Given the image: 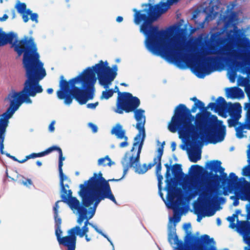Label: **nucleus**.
Listing matches in <instances>:
<instances>
[{"label": "nucleus", "instance_id": "obj_1", "mask_svg": "<svg viewBox=\"0 0 250 250\" xmlns=\"http://www.w3.org/2000/svg\"><path fill=\"white\" fill-rule=\"evenodd\" d=\"M9 42L12 44L19 55L23 53V63L27 80L22 91H12L3 102L5 106L9 105L10 106L5 113L0 115V151L1 154H4L3 142L9 119L22 103H32L28 95L34 97L37 93L42 91L39 82L46 75L43 63L39 60L40 55L32 38L25 37L19 41L16 35L13 33L7 34L0 29V46Z\"/></svg>", "mask_w": 250, "mask_h": 250}, {"label": "nucleus", "instance_id": "obj_2", "mask_svg": "<svg viewBox=\"0 0 250 250\" xmlns=\"http://www.w3.org/2000/svg\"><path fill=\"white\" fill-rule=\"evenodd\" d=\"M186 106L179 105L175 110V114L168 125L169 130L175 132L178 130L179 137L187 139L191 137L199 141H208L216 144L224 139L226 134L225 126L217 120V117L211 115L208 112L197 114L195 117V126L191 124L192 117L186 116Z\"/></svg>", "mask_w": 250, "mask_h": 250}, {"label": "nucleus", "instance_id": "obj_3", "mask_svg": "<svg viewBox=\"0 0 250 250\" xmlns=\"http://www.w3.org/2000/svg\"><path fill=\"white\" fill-rule=\"evenodd\" d=\"M117 71L116 65L111 68L106 61H101L95 66L84 69L77 77L69 82L61 81L60 90L57 92V96L60 99H64L66 104L72 103L71 95L80 104H84L88 99L93 97V95L88 97L87 94L94 92V86L97 82L96 75L100 84L106 88L116 77Z\"/></svg>", "mask_w": 250, "mask_h": 250}, {"label": "nucleus", "instance_id": "obj_4", "mask_svg": "<svg viewBox=\"0 0 250 250\" xmlns=\"http://www.w3.org/2000/svg\"><path fill=\"white\" fill-rule=\"evenodd\" d=\"M114 180L106 181L100 172L98 174L94 173L93 176L88 181L81 184L79 194L82 199L84 208H80L79 201L76 198L71 196L70 190H68L67 193H61L63 201L68 204L74 213L79 214L77 219L78 224L82 225L84 216L88 219L94 216L97 207L102 200L108 198L117 204L108 183V181Z\"/></svg>", "mask_w": 250, "mask_h": 250}, {"label": "nucleus", "instance_id": "obj_5", "mask_svg": "<svg viewBox=\"0 0 250 250\" xmlns=\"http://www.w3.org/2000/svg\"><path fill=\"white\" fill-rule=\"evenodd\" d=\"M145 11L136 12L134 15V22L136 24L144 21L141 27V32L146 36V46L152 53L167 58L173 56L181 49L183 39L174 35L172 29L159 30L152 25L146 18Z\"/></svg>", "mask_w": 250, "mask_h": 250}, {"label": "nucleus", "instance_id": "obj_6", "mask_svg": "<svg viewBox=\"0 0 250 250\" xmlns=\"http://www.w3.org/2000/svg\"><path fill=\"white\" fill-rule=\"evenodd\" d=\"M61 204V201L57 202L54 208L56 226V235L60 244H62L66 246L68 248V250H75L76 241L75 234L80 237L84 236L87 242H89L91 240V236H88L87 234V232L89 231L88 226L90 225V223L88 222L89 219L86 218V216H84L81 225L79 224L78 226H76L69 229L68 231L69 235L61 238V236L62 231L60 228V225L61 224V219L58 217V209L60 207Z\"/></svg>", "mask_w": 250, "mask_h": 250}, {"label": "nucleus", "instance_id": "obj_7", "mask_svg": "<svg viewBox=\"0 0 250 250\" xmlns=\"http://www.w3.org/2000/svg\"><path fill=\"white\" fill-rule=\"evenodd\" d=\"M183 229L186 233L184 241L187 245L194 246L195 250H216L214 240L208 235H204L197 240V236L191 234L190 224H185Z\"/></svg>", "mask_w": 250, "mask_h": 250}, {"label": "nucleus", "instance_id": "obj_8", "mask_svg": "<svg viewBox=\"0 0 250 250\" xmlns=\"http://www.w3.org/2000/svg\"><path fill=\"white\" fill-rule=\"evenodd\" d=\"M145 135L143 132L138 134L134 139L133 147L130 151L125 154L122 163L126 172L129 167L136 165L139 162L140 154L143 145Z\"/></svg>", "mask_w": 250, "mask_h": 250}, {"label": "nucleus", "instance_id": "obj_9", "mask_svg": "<svg viewBox=\"0 0 250 250\" xmlns=\"http://www.w3.org/2000/svg\"><path fill=\"white\" fill-rule=\"evenodd\" d=\"M140 104L139 99L133 97L130 93L119 92L116 104L117 107L114 111L119 114L123 113L124 111L126 112H132L139 106Z\"/></svg>", "mask_w": 250, "mask_h": 250}, {"label": "nucleus", "instance_id": "obj_10", "mask_svg": "<svg viewBox=\"0 0 250 250\" xmlns=\"http://www.w3.org/2000/svg\"><path fill=\"white\" fill-rule=\"evenodd\" d=\"M183 188L194 195L199 193L200 199L204 197L207 200L211 193L208 186L203 180L194 177H191L189 180L186 181Z\"/></svg>", "mask_w": 250, "mask_h": 250}, {"label": "nucleus", "instance_id": "obj_11", "mask_svg": "<svg viewBox=\"0 0 250 250\" xmlns=\"http://www.w3.org/2000/svg\"><path fill=\"white\" fill-rule=\"evenodd\" d=\"M15 8L18 12L22 16L24 22H26L29 20L28 16H30V19L36 22H38V15L35 13H32L30 9L26 8V5L24 3H21L18 0L15 5Z\"/></svg>", "mask_w": 250, "mask_h": 250}, {"label": "nucleus", "instance_id": "obj_12", "mask_svg": "<svg viewBox=\"0 0 250 250\" xmlns=\"http://www.w3.org/2000/svg\"><path fill=\"white\" fill-rule=\"evenodd\" d=\"M172 219H169V223L168 224V241L171 246L176 249L184 250L182 244L179 240L176 234V229L174 225L172 223Z\"/></svg>", "mask_w": 250, "mask_h": 250}, {"label": "nucleus", "instance_id": "obj_13", "mask_svg": "<svg viewBox=\"0 0 250 250\" xmlns=\"http://www.w3.org/2000/svg\"><path fill=\"white\" fill-rule=\"evenodd\" d=\"M238 232L242 236L244 243L248 245V246L244 247L243 250H250V222L242 223L240 228L238 229Z\"/></svg>", "mask_w": 250, "mask_h": 250}, {"label": "nucleus", "instance_id": "obj_14", "mask_svg": "<svg viewBox=\"0 0 250 250\" xmlns=\"http://www.w3.org/2000/svg\"><path fill=\"white\" fill-rule=\"evenodd\" d=\"M144 113L145 111L142 109H137L134 111L135 118L138 122V124L136 125V128L139 130L138 134L143 132L145 136L144 125L146 122V117Z\"/></svg>", "mask_w": 250, "mask_h": 250}, {"label": "nucleus", "instance_id": "obj_15", "mask_svg": "<svg viewBox=\"0 0 250 250\" xmlns=\"http://www.w3.org/2000/svg\"><path fill=\"white\" fill-rule=\"evenodd\" d=\"M178 0H167V3H164L163 4H159L155 6L154 8L152 7L150 9V12L147 13V14L148 15H150L151 13L155 14L156 13V11H157L158 12H160V14H162L167 10L171 5Z\"/></svg>", "mask_w": 250, "mask_h": 250}, {"label": "nucleus", "instance_id": "obj_16", "mask_svg": "<svg viewBox=\"0 0 250 250\" xmlns=\"http://www.w3.org/2000/svg\"><path fill=\"white\" fill-rule=\"evenodd\" d=\"M240 211L239 210H237L235 211V214H233V216L227 218V220L230 222L229 227L232 229H236L238 233L239 228H240V226H241L242 223L245 222H239L238 221V215L240 214ZM245 222L248 221H246Z\"/></svg>", "mask_w": 250, "mask_h": 250}, {"label": "nucleus", "instance_id": "obj_17", "mask_svg": "<svg viewBox=\"0 0 250 250\" xmlns=\"http://www.w3.org/2000/svg\"><path fill=\"white\" fill-rule=\"evenodd\" d=\"M192 68L195 75L200 78H203L209 74L204 64H197V65L193 66Z\"/></svg>", "mask_w": 250, "mask_h": 250}, {"label": "nucleus", "instance_id": "obj_18", "mask_svg": "<svg viewBox=\"0 0 250 250\" xmlns=\"http://www.w3.org/2000/svg\"><path fill=\"white\" fill-rule=\"evenodd\" d=\"M179 197L177 195L171 194L169 190L167 192V196L165 204L167 208L174 209L175 207L178 204Z\"/></svg>", "mask_w": 250, "mask_h": 250}, {"label": "nucleus", "instance_id": "obj_19", "mask_svg": "<svg viewBox=\"0 0 250 250\" xmlns=\"http://www.w3.org/2000/svg\"><path fill=\"white\" fill-rule=\"evenodd\" d=\"M165 142L161 143L159 141H157L158 148L157 150V155L154 158V164L151 166L158 165L161 164V160L162 156L163 154L164 145Z\"/></svg>", "mask_w": 250, "mask_h": 250}, {"label": "nucleus", "instance_id": "obj_20", "mask_svg": "<svg viewBox=\"0 0 250 250\" xmlns=\"http://www.w3.org/2000/svg\"><path fill=\"white\" fill-rule=\"evenodd\" d=\"M111 133L115 134L119 139H127V137L125 135V131L123 129L122 126L119 124L116 125L113 127Z\"/></svg>", "mask_w": 250, "mask_h": 250}, {"label": "nucleus", "instance_id": "obj_21", "mask_svg": "<svg viewBox=\"0 0 250 250\" xmlns=\"http://www.w3.org/2000/svg\"><path fill=\"white\" fill-rule=\"evenodd\" d=\"M60 173V181H61V186L62 188V193H67V192L68 191V190L66 189L65 188V187L66 188H68V186L67 185L64 186L63 184L64 181H68L70 182L69 179L68 178V177L64 175L62 172H62H61V171H59Z\"/></svg>", "mask_w": 250, "mask_h": 250}, {"label": "nucleus", "instance_id": "obj_22", "mask_svg": "<svg viewBox=\"0 0 250 250\" xmlns=\"http://www.w3.org/2000/svg\"><path fill=\"white\" fill-rule=\"evenodd\" d=\"M133 167L136 172L139 174H143L146 172L151 167V166L147 167L146 164L140 165L137 163L136 165H134Z\"/></svg>", "mask_w": 250, "mask_h": 250}, {"label": "nucleus", "instance_id": "obj_23", "mask_svg": "<svg viewBox=\"0 0 250 250\" xmlns=\"http://www.w3.org/2000/svg\"><path fill=\"white\" fill-rule=\"evenodd\" d=\"M240 198L242 200L248 201L250 203L246 206L247 212V218L250 220V193H247L240 196Z\"/></svg>", "mask_w": 250, "mask_h": 250}, {"label": "nucleus", "instance_id": "obj_24", "mask_svg": "<svg viewBox=\"0 0 250 250\" xmlns=\"http://www.w3.org/2000/svg\"><path fill=\"white\" fill-rule=\"evenodd\" d=\"M190 170L193 177H197L203 172V168L198 166H192L190 167Z\"/></svg>", "mask_w": 250, "mask_h": 250}, {"label": "nucleus", "instance_id": "obj_25", "mask_svg": "<svg viewBox=\"0 0 250 250\" xmlns=\"http://www.w3.org/2000/svg\"><path fill=\"white\" fill-rule=\"evenodd\" d=\"M215 213V211L213 209L209 208L208 210H206L203 212L202 216L199 215L197 218V221L200 222L203 217L211 216L213 215Z\"/></svg>", "mask_w": 250, "mask_h": 250}, {"label": "nucleus", "instance_id": "obj_26", "mask_svg": "<svg viewBox=\"0 0 250 250\" xmlns=\"http://www.w3.org/2000/svg\"><path fill=\"white\" fill-rule=\"evenodd\" d=\"M114 163L111 161L108 156H106L103 158H101L98 160V164L100 166H111Z\"/></svg>", "mask_w": 250, "mask_h": 250}, {"label": "nucleus", "instance_id": "obj_27", "mask_svg": "<svg viewBox=\"0 0 250 250\" xmlns=\"http://www.w3.org/2000/svg\"><path fill=\"white\" fill-rule=\"evenodd\" d=\"M60 150H62L60 147L57 146H53L49 148H48L46 150L42 152V154H39V156H44L45 155H47L52 151L54 150H57L58 151L59 153L60 152Z\"/></svg>", "mask_w": 250, "mask_h": 250}, {"label": "nucleus", "instance_id": "obj_28", "mask_svg": "<svg viewBox=\"0 0 250 250\" xmlns=\"http://www.w3.org/2000/svg\"><path fill=\"white\" fill-rule=\"evenodd\" d=\"M189 158L191 161L195 163L200 159L201 155L200 153H190L189 154Z\"/></svg>", "mask_w": 250, "mask_h": 250}, {"label": "nucleus", "instance_id": "obj_29", "mask_svg": "<svg viewBox=\"0 0 250 250\" xmlns=\"http://www.w3.org/2000/svg\"><path fill=\"white\" fill-rule=\"evenodd\" d=\"M113 91L111 89L105 90L103 92L102 95L101 97V99H108L112 96L113 94Z\"/></svg>", "mask_w": 250, "mask_h": 250}, {"label": "nucleus", "instance_id": "obj_30", "mask_svg": "<svg viewBox=\"0 0 250 250\" xmlns=\"http://www.w3.org/2000/svg\"><path fill=\"white\" fill-rule=\"evenodd\" d=\"M59 153V171H61L62 172V169L63 166V161L64 160L65 158L62 156V150H60Z\"/></svg>", "mask_w": 250, "mask_h": 250}, {"label": "nucleus", "instance_id": "obj_31", "mask_svg": "<svg viewBox=\"0 0 250 250\" xmlns=\"http://www.w3.org/2000/svg\"><path fill=\"white\" fill-rule=\"evenodd\" d=\"M21 177V176H19V178H20ZM19 182L20 183H21V184H23V185L27 186V187H28L32 184V182L30 179H25L23 178V177H22V178L21 179H19Z\"/></svg>", "mask_w": 250, "mask_h": 250}, {"label": "nucleus", "instance_id": "obj_32", "mask_svg": "<svg viewBox=\"0 0 250 250\" xmlns=\"http://www.w3.org/2000/svg\"><path fill=\"white\" fill-rule=\"evenodd\" d=\"M89 226H91L98 233H99L100 234H101L102 235H103L104 237L106 238L108 240V241L110 243L111 245L113 246V247L114 248V246H113V243H112V242L109 240V239L104 234L101 230H100L95 225H92L91 224H90V225H89Z\"/></svg>", "mask_w": 250, "mask_h": 250}, {"label": "nucleus", "instance_id": "obj_33", "mask_svg": "<svg viewBox=\"0 0 250 250\" xmlns=\"http://www.w3.org/2000/svg\"><path fill=\"white\" fill-rule=\"evenodd\" d=\"M231 108L236 111L237 112L240 113L242 110V107L239 103H235L231 105Z\"/></svg>", "mask_w": 250, "mask_h": 250}, {"label": "nucleus", "instance_id": "obj_34", "mask_svg": "<svg viewBox=\"0 0 250 250\" xmlns=\"http://www.w3.org/2000/svg\"><path fill=\"white\" fill-rule=\"evenodd\" d=\"M243 174L244 176H250V166H248L243 170Z\"/></svg>", "mask_w": 250, "mask_h": 250}, {"label": "nucleus", "instance_id": "obj_35", "mask_svg": "<svg viewBox=\"0 0 250 250\" xmlns=\"http://www.w3.org/2000/svg\"><path fill=\"white\" fill-rule=\"evenodd\" d=\"M42 152H41V153H33L32 154H30L27 156H26V159H31V158H35V157H42V156H39L38 155L40 154H42Z\"/></svg>", "mask_w": 250, "mask_h": 250}, {"label": "nucleus", "instance_id": "obj_36", "mask_svg": "<svg viewBox=\"0 0 250 250\" xmlns=\"http://www.w3.org/2000/svg\"><path fill=\"white\" fill-rule=\"evenodd\" d=\"M157 174V178H158V181H159V183H158V186H159V189L160 190V188H161V184H162V181L163 179V176L159 174Z\"/></svg>", "mask_w": 250, "mask_h": 250}, {"label": "nucleus", "instance_id": "obj_37", "mask_svg": "<svg viewBox=\"0 0 250 250\" xmlns=\"http://www.w3.org/2000/svg\"><path fill=\"white\" fill-rule=\"evenodd\" d=\"M195 105L196 107H198V108H202L204 107V104L201 102V101H199V100H197L195 103Z\"/></svg>", "mask_w": 250, "mask_h": 250}, {"label": "nucleus", "instance_id": "obj_38", "mask_svg": "<svg viewBox=\"0 0 250 250\" xmlns=\"http://www.w3.org/2000/svg\"><path fill=\"white\" fill-rule=\"evenodd\" d=\"M98 105V102H96L94 104H87V107L89 108L94 109Z\"/></svg>", "mask_w": 250, "mask_h": 250}, {"label": "nucleus", "instance_id": "obj_39", "mask_svg": "<svg viewBox=\"0 0 250 250\" xmlns=\"http://www.w3.org/2000/svg\"><path fill=\"white\" fill-rule=\"evenodd\" d=\"M88 126L91 128L94 132H96L97 131V127L92 123L88 124Z\"/></svg>", "mask_w": 250, "mask_h": 250}, {"label": "nucleus", "instance_id": "obj_40", "mask_svg": "<svg viewBox=\"0 0 250 250\" xmlns=\"http://www.w3.org/2000/svg\"><path fill=\"white\" fill-rule=\"evenodd\" d=\"M55 124V122L52 121L49 126V130L51 132H53L55 130V127H54Z\"/></svg>", "mask_w": 250, "mask_h": 250}, {"label": "nucleus", "instance_id": "obj_41", "mask_svg": "<svg viewBox=\"0 0 250 250\" xmlns=\"http://www.w3.org/2000/svg\"><path fill=\"white\" fill-rule=\"evenodd\" d=\"M229 177L231 178L234 181L237 182V177L235 175V174L233 173L230 174Z\"/></svg>", "mask_w": 250, "mask_h": 250}, {"label": "nucleus", "instance_id": "obj_42", "mask_svg": "<svg viewBox=\"0 0 250 250\" xmlns=\"http://www.w3.org/2000/svg\"><path fill=\"white\" fill-rule=\"evenodd\" d=\"M125 141L124 142H122V143H121L120 144V147H125V146H127L128 144H127V143L126 142L127 139L125 140Z\"/></svg>", "mask_w": 250, "mask_h": 250}, {"label": "nucleus", "instance_id": "obj_43", "mask_svg": "<svg viewBox=\"0 0 250 250\" xmlns=\"http://www.w3.org/2000/svg\"><path fill=\"white\" fill-rule=\"evenodd\" d=\"M8 17L6 14H4L2 17L0 18V21H3L8 19Z\"/></svg>", "mask_w": 250, "mask_h": 250}, {"label": "nucleus", "instance_id": "obj_44", "mask_svg": "<svg viewBox=\"0 0 250 250\" xmlns=\"http://www.w3.org/2000/svg\"><path fill=\"white\" fill-rule=\"evenodd\" d=\"M161 169V166L160 165H158L156 166V174H159Z\"/></svg>", "mask_w": 250, "mask_h": 250}, {"label": "nucleus", "instance_id": "obj_45", "mask_svg": "<svg viewBox=\"0 0 250 250\" xmlns=\"http://www.w3.org/2000/svg\"><path fill=\"white\" fill-rule=\"evenodd\" d=\"M176 145L174 142H172L171 145V147L173 151L175 150Z\"/></svg>", "mask_w": 250, "mask_h": 250}, {"label": "nucleus", "instance_id": "obj_46", "mask_svg": "<svg viewBox=\"0 0 250 250\" xmlns=\"http://www.w3.org/2000/svg\"><path fill=\"white\" fill-rule=\"evenodd\" d=\"M123 20V18L122 17H118L116 19V21L119 22L122 21Z\"/></svg>", "mask_w": 250, "mask_h": 250}, {"label": "nucleus", "instance_id": "obj_47", "mask_svg": "<svg viewBox=\"0 0 250 250\" xmlns=\"http://www.w3.org/2000/svg\"><path fill=\"white\" fill-rule=\"evenodd\" d=\"M242 133L241 132H237V133H236V135L237 136V137L239 138H241L243 137V136L241 134Z\"/></svg>", "mask_w": 250, "mask_h": 250}, {"label": "nucleus", "instance_id": "obj_48", "mask_svg": "<svg viewBox=\"0 0 250 250\" xmlns=\"http://www.w3.org/2000/svg\"><path fill=\"white\" fill-rule=\"evenodd\" d=\"M247 155L249 159H250V145L249 146V149L247 152Z\"/></svg>", "mask_w": 250, "mask_h": 250}, {"label": "nucleus", "instance_id": "obj_49", "mask_svg": "<svg viewBox=\"0 0 250 250\" xmlns=\"http://www.w3.org/2000/svg\"><path fill=\"white\" fill-rule=\"evenodd\" d=\"M47 92L48 94H52L53 92V89L52 88H48L47 90Z\"/></svg>", "mask_w": 250, "mask_h": 250}, {"label": "nucleus", "instance_id": "obj_50", "mask_svg": "<svg viewBox=\"0 0 250 250\" xmlns=\"http://www.w3.org/2000/svg\"><path fill=\"white\" fill-rule=\"evenodd\" d=\"M216 223H217V224L218 226L221 225V220L219 218H217V220H216Z\"/></svg>", "mask_w": 250, "mask_h": 250}, {"label": "nucleus", "instance_id": "obj_51", "mask_svg": "<svg viewBox=\"0 0 250 250\" xmlns=\"http://www.w3.org/2000/svg\"><path fill=\"white\" fill-rule=\"evenodd\" d=\"M37 165L39 166V167H40L42 165V163L41 162H40V161H37Z\"/></svg>", "mask_w": 250, "mask_h": 250}, {"label": "nucleus", "instance_id": "obj_52", "mask_svg": "<svg viewBox=\"0 0 250 250\" xmlns=\"http://www.w3.org/2000/svg\"><path fill=\"white\" fill-rule=\"evenodd\" d=\"M219 115H221V116H223V117H225V118H226V117H227L226 114L224 115V114H223V113H221V112H219Z\"/></svg>", "mask_w": 250, "mask_h": 250}, {"label": "nucleus", "instance_id": "obj_53", "mask_svg": "<svg viewBox=\"0 0 250 250\" xmlns=\"http://www.w3.org/2000/svg\"><path fill=\"white\" fill-rule=\"evenodd\" d=\"M227 96H228V97L230 98H234V97H235L234 96H232V95H230L229 94H228Z\"/></svg>", "mask_w": 250, "mask_h": 250}, {"label": "nucleus", "instance_id": "obj_54", "mask_svg": "<svg viewBox=\"0 0 250 250\" xmlns=\"http://www.w3.org/2000/svg\"><path fill=\"white\" fill-rule=\"evenodd\" d=\"M192 101H193L195 103L198 100L196 98H193L191 99Z\"/></svg>", "mask_w": 250, "mask_h": 250}, {"label": "nucleus", "instance_id": "obj_55", "mask_svg": "<svg viewBox=\"0 0 250 250\" xmlns=\"http://www.w3.org/2000/svg\"><path fill=\"white\" fill-rule=\"evenodd\" d=\"M213 163H216L217 165H218L219 166H220V162H218V161H216V162H213Z\"/></svg>", "mask_w": 250, "mask_h": 250}, {"label": "nucleus", "instance_id": "obj_56", "mask_svg": "<svg viewBox=\"0 0 250 250\" xmlns=\"http://www.w3.org/2000/svg\"><path fill=\"white\" fill-rule=\"evenodd\" d=\"M75 174H76V175H79V172L78 171H76V172H75Z\"/></svg>", "mask_w": 250, "mask_h": 250}, {"label": "nucleus", "instance_id": "obj_57", "mask_svg": "<svg viewBox=\"0 0 250 250\" xmlns=\"http://www.w3.org/2000/svg\"><path fill=\"white\" fill-rule=\"evenodd\" d=\"M121 84L122 85H125V86H126L127 85V84H126L125 83H122Z\"/></svg>", "mask_w": 250, "mask_h": 250}, {"label": "nucleus", "instance_id": "obj_58", "mask_svg": "<svg viewBox=\"0 0 250 250\" xmlns=\"http://www.w3.org/2000/svg\"><path fill=\"white\" fill-rule=\"evenodd\" d=\"M234 91V89H231V90H229V92H233Z\"/></svg>", "mask_w": 250, "mask_h": 250}, {"label": "nucleus", "instance_id": "obj_59", "mask_svg": "<svg viewBox=\"0 0 250 250\" xmlns=\"http://www.w3.org/2000/svg\"><path fill=\"white\" fill-rule=\"evenodd\" d=\"M237 204H238V203H237V202H234V206H237Z\"/></svg>", "mask_w": 250, "mask_h": 250}, {"label": "nucleus", "instance_id": "obj_60", "mask_svg": "<svg viewBox=\"0 0 250 250\" xmlns=\"http://www.w3.org/2000/svg\"><path fill=\"white\" fill-rule=\"evenodd\" d=\"M115 89H116L117 91H118V90H119V89H118V88L117 87H115Z\"/></svg>", "mask_w": 250, "mask_h": 250}, {"label": "nucleus", "instance_id": "obj_61", "mask_svg": "<svg viewBox=\"0 0 250 250\" xmlns=\"http://www.w3.org/2000/svg\"><path fill=\"white\" fill-rule=\"evenodd\" d=\"M25 161H26V160H23V161H22L21 162V163L24 162Z\"/></svg>", "mask_w": 250, "mask_h": 250}, {"label": "nucleus", "instance_id": "obj_62", "mask_svg": "<svg viewBox=\"0 0 250 250\" xmlns=\"http://www.w3.org/2000/svg\"><path fill=\"white\" fill-rule=\"evenodd\" d=\"M160 195H161V196L162 197V198H163V195L161 193H160Z\"/></svg>", "mask_w": 250, "mask_h": 250}, {"label": "nucleus", "instance_id": "obj_63", "mask_svg": "<svg viewBox=\"0 0 250 250\" xmlns=\"http://www.w3.org/2000/svg\"><path fill=\"white\" fill-rule=\"evenodd\" d=\"M133 11L135 12H136V10L135 9H133Z\"/></svg>", "mask_w": 250, "mask_h": 250}, {"label": "nucleus", "instance_id": "obj_64", "mask_svg": "<svg viewBox=\"0 0 250 250\" xmlns=\"http://www.w3.org/2000/svg\"><path fill=\"white\" fill-rule=\"evenodd\" d=\"M248 43L250 44V42H248Z\"/></svg>", "mask_w": 250, "mask_h": 250}]
</instances>
